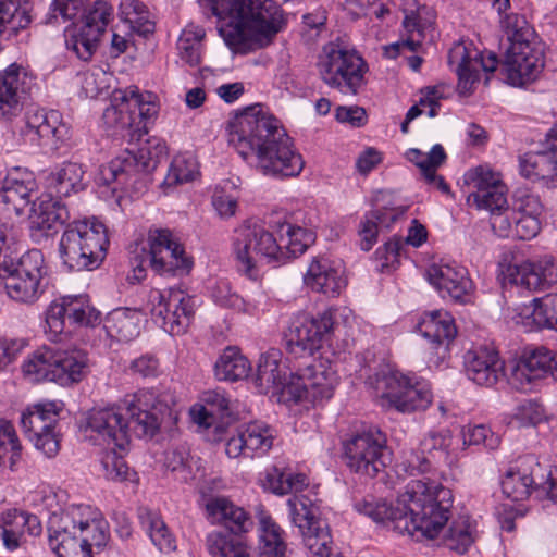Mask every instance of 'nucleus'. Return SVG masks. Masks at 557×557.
<instances>
[{
    "label": "nucleus",
    "instance_id": "obj_1",
    "mask_svg": "<svg viewBox=\"0 0 557 557\" xmlns=\"http://www.w3.org/2000/svg\"><path fill=\"white\" fill-rule=\"evenodd\" d=\"M228 143L264 176L283 180L298 176L305 166L292 137L281 122L259 106L245 109L231 124Z\"/></svg>",
    "mask_w": 557,
    "mask_h": 557
},
{
    "label": "nucleus",
    "instance_id": "obj_2",
    "mask_svg": "<svg viewBox=\"0 0 557 557\" xmlns=\"http://www.w3.org/2000/svg\"><path fill=\"white\" fill-rule=\"evenodd\" d=\"M451 502L449 488L429 480H416L408 484L395 504L363 498L355 502L354 507L377 523L422 541L438 535L449 519Z\"/></svg>",
    "mask_w": 557,
    "mask_h": 557
},
{
    "label": "nucleus",
    "instance_id": "obj_3",
    "mask_svg": "<svg viewBox=\"0 0 557 557\" xmlns=\"http://www.w3.org/2000/svg\"><path fill=\"white\" fill-rule=\"evenodd\" d=\"M214 15L228 12L220 27L226 46L234 52L246 53L271 42L283 28V11L273 0H207Z\"/></svg>",
    "mask_w": 557,
    "mask_h": 557
},
{
    "label": "nucleus",
    "instance_id": "obj_4",
    "mask_svg": "<svg viewBox=\"0 0 557 557\" xmlns=\"http://www.w3.org/2000/svg\"><path fill=\"white\" fill-rule=\"evenodd\" d=\"M109 523L90 505H69L48 521V541L58 557H91L92 548L106 546Z\"/></svg>",
    "mask_w": 557,
    "mask_h": 557
},
{
    "label": "nucleus",
    "instance_id": "obj_5",
    "mask_svg": "<svg viewBox=\"0 0 557 557\" xmlns=\"http://www.w3.org/2000/svg\"><path fill=\"white\" fill-rule=\"evenodd\" d=\"M16 237L14 227L0 221V285L13 300L32 304L39 297L47 272L45 258L39 249H30L15 260Z\"/></svg>",
    "mask_w": 557,
    "mask_h": 557
},
{
    "label": "nucleus",
    "instance_id": "obj_6",
    "mask_svg": "<svg viewBox=\"0 0 557 557\" xmlns=\"http://www.w3.org/2000/svg\"><path fill=\"white\" fill-rule=\"evenodd\" d=\"M109 246L106 226L97 221H75L66 226L59 255L70 271L94 270L103 261Z\"/></svg>",
    "mask_w": 557,
    "mask_h": 557
},
{
    "label": "nucleus",
    "instance_id": "obj_7",
    "mask_svg": "<svg viewBox=\"0 0 557 557\" xmlns=\"http://www.w3.org/2000/svg\"><path fill=\"white\" fill-rule=\"evenodd\" d=\"M166 154V147L157 143L152 149L150 143L138 148L137 152L125 150L122 154L101 166L99 183L111 187L112 191L141 193L147 188L148 173L153 171L161 158Z\"/></svg>",
    "mask_w": 557,
    "mask_h": 557
},
{
    "label": "nucleus",
    "instance_id": "obj_8",
    "mask_svg": "<svg viewBox=\"0 0 557 557\" xmlns=\"http://www.w3.org/2000/svg\"><path fill=\"white\" fill-rule=\"evenodd\" d=\"M22 371L34 383L51 381L69 386L86 376L89 371L88 357L81 349L61 350L44 346L24 361Z\"/></svg>",
    "mask_w": 557,
    "mask_h": 557
},
{
    "label": "nucleus",
    "instance_id": "obj_9",
    "mask_svg": "<svg viewBox=\"0 0 557 557\" xmlns=\"http://www.w3.org/2000/svg\"><path fill=\"white\" fill-rule=\"evenodd\" d=\"M343 459L354 473L374 478L392 461L387 437L380 429L370 426L343 443Z\"/></svg>",
    "mask_w": 557,
    "mask_h": 557
},
{
    "label": "nucleus",
    "instance_id": "obj_10",
    "mask_svg": "<svg viewBox=\"0 0 557 557\" xmlns=\"http://www.w3.org/2000/svg\"><path fill=\"white\" fill-rule=\"evenodd\" d=\"M556 469L548 461L541 462L534 455L519 457L507 470L502 480V491L507 498L513 502L527 499L532 492H542L546 497L554 499Z\"/></svg>",
    "mask_w": 557,
    "mask_h": 557
},
{
    "label": "nucleus",
    "instance_id": "obj_11",
    "mask_svg": "<svg viewBox=\"0 0 557 557\" xmlns=\"http://www.w3.org/2000/svg\"><path fill=\"white\" fill-rule=\"evenodd\" d=\"M148 251L143 248L139 261V256L134 258L135 280L140 281L146 276V265H150L161 275H182L190 271L191 260L169 230H151L148 234Z\"/></svg>",
    "mask_w": 557,
    "mask_h": 557
},
{
    "label": "nucleus",
    "instance_id": "obj_12",
    "mask_svg": "<svg viewBox=\"0 0 557 557\" xmlns=\"http://www.w3.org/2000/svg\"><path fill=\"white\" fill-rule=\"evenodd\" d=\"M233 246L238 270L249 277L257 275V269L263 262L282 261L278 239L257 224L240 226Z\"/></svg>",
    "mask_w": 557,
    "mask_h": 557
},
{
    "label": "nucleus",
    "instance_id": "obj_13",
    "mask_svg": "<svg viewBox=\"0 0 557 557\" xmlns=\"http://www.w3.org/2000/svg\"><path fill=\"white\" fill-rule=\"evenodd\" d=\"M113 7L107 0H96L87 8L78 28H65V46L83 61H89L98 49L101 37L113 21Z\"/></svg>",
    "mask_w": 557,
    "mask_h": 557
},
{
    "label": "nucleus",
    "instance_id": "obj_14",
    "mask_svg": "<svg viewBox=\"0 0 557 557\" xmlns=\"http://www.w3.org/2000/svg\"><path fill=\"white\" fill-rule=\"evenodd\" d=\"M154 99L152 94H140L137 88L117 91L114 101L121 102L113 103L103 111V121L111 128L134 133L144 129L147 133V123L158 113Z\"/></svg>",
    "mask_w": 557,
    "mask_h": 557
},
{
    "label": "nucleus",
    "instance_id": "obj_15",
    "mask_svg": "<svg viewBox=\"0 0 557 557\" xmlns=\"http://www.w3.org/2000/svg\"><path fill=\"white\" fill-rule=\"evenodd\" d=\"M332 310H325L317 317L306 313L293 318L284 332L286 351L294 358L312 357L333 330Z\"/></svg>",
    "mask_w": 557,
    "mask_h": 557
},
{
    "label": "nucleus",
    "instance_id": "obj_16",
    "mask_svg": "<svg viewBox=\"0 0 557 557\" xmlns=\"http://www.w3.org/2000/svg\"><path fill=\"white\" fill-rule=\"evenodd\" d=\"M318 66L323 82L343 94L356 95L363 84V59L339 46H326Z\"/></svg>",
    "mask_w": 557,
    "mask_h": 557
},
{
    "label": "nucleus",
    "instance_id": "obj_17",
    "mask_svg": "<svg viewBox=\"0 0 557 557\" xmlns=\"http://www.w3.org/2000/svg\"><path fill=\"white\" fill-rule=\"evenodd\" d=\"M337 384L336 370L318 361L289 373L287 395L296 403L306 400L314 406L322 405L333 397Z\"/></svg>",
    "mask_w": 557,
    "mask_h": 557
},
{
    "label": "nucleus",
    "instance_id": "obj_18",
    "mask_svg": "<svg viewBox=\"0 0 557 557\" xmlns=\"http://www.w3.org/2000/svg\"><path fill=\"white\" fill-rule=\"evenodd\" d=\"M61 407L54 401L27 408L21 416V425L34 447L47 458L60 450L61 434L57 430Z\"/></svg>",
    "mask_w": 557,
    "mask_h": 557
},
{
    "label": "nucleus",
    "instance_id": "obj_19",
    "mask_svg": "<svg viewBox=\"0 0 557 557\" xmlns=\"http://www.w3.org/2000/svg\"><path fill=\"white\" fill-rule=\"evenodd\" d=\"M151 315L171 335L186 332L195 313L191 296L178 288L154 289L150 293Z\"/></svg>",
    "mask_w": 557,
    "mask_h": 557
},
{
    "label": "nucleus",
    "instance_id": "obj_20",
    "mask_svg": "<svg viewBox=\"0 0 557 557\" xmlns=\"http://www.w3.org/2000/svg\"><path fill=\"white\" fill-rule=\"evenodd\" d=\"M382 398L388 406L403 413L425 410L432 403L431 386L425 381L405 375L398 371L384 375L379 381Z\"/></svg>",
    "mask_w": 557,
    "mask_h": 557
},
{
    "label": "nucleus",
    "instance_id": "obj_21",
    "mask_svg": "<svg viewBox=\"0 0 557 557\" xmlns=\"http://www.w3.org/2000/svg\"><path fill=\"white\" fill-rule=\"evenodd\" d=\"M544 67V50L539 40L509 46L502 62L500 73L512 86L535 81Z\"/></svg>",
    "mask_w": 557,
    "mask_h": 557
},
{
    "label": "nucleus",
    "instance_id": "obj_22",
    "mask_svg": "<svg viewBox=\"0 0 557 557\" xmlns=\"http://www.w3.org/2000/svg\"><path fill=\"white\" fill-rule=\"evenodd\" d=\"M85 433L98 444L123 451L129 444V421L120 407L91 409L86 417Z\"/></svg>",
    "mask_w": 557,
    "mask_h": 557
},
{
    "label": "nucleus",
    "instance_id": "obj_23",
    "mask_svg": "<svg viewBox=\"0 0 557 557\" xmlns=\"http://www.w3.org/2000/svg\"><path fill=\"white\" fill-rule=\"evenodd\" d=\"M292 522L299 529L308 550L318 557H329L332 537L324 520L318 519L307 500L293 497L287 500Z\"/></svg>",
    "mask_w": 557,
    "mask_h": 557
},
{
    "label": "nucleus",
    "instance_id": "obj_24",
    "mask_svg": "<svg viewBox=\"0 0 557 557\" xmlns=\"http://www.w3.org/2000/svg\"><path fill=\"white\" fill-rule=\"evenodd\" d=\"M126 413L138 436L152 437L163 420L171 416V408L156 392L140 389L127 401Z\"/></svg>",
    "mask_w": 557,
    "mask_h": 557
},
{
    "label": "nucleus",
    "instance_id": "obj_25",
    "mask_svg": "<svg viewBox=\"0 0 557 557\" xmlns=\"http://www.w3.org/2000/svg\"><path fill=\"white\" fill-rule=\"evenodd\" d=\"M24 134L40 146L58 150L71 139V127L59 111L29 109L25 114Z\"/></svg>",
    "mask_w": 557,
    "mask_h": 557
},
{
    "label": "nucleus",
    "instance_id": "obj_26",
    "mask_svg": "<svg viewBox=\"0 0 557 557\" xmlns=\"http://www.w3.org/2000/svg\"><path fill=\"white\" fill-rule=\"evenodd\" d=\"M448 64L458 75V88L461 92L472 89L474 83L480 79V72L493 73L499 65V60L494 52H480L469 49L465 44L455 45L448 53Z\"/></svg>",
    "mask_w": 557,
    "mask_h": 557
},
{
    "label": "nucleus",
    "instance_id": "obj_27",
    "mask_svg": "<svg viewBox=\"0 0 557 557\" xmlns=\"http://www.w3.org/2000/svg\"><path fill=\"white\" fill-rule=\"evenodd\" d=\"M426 276L443 298L449 297L459 304L471 302L474 288L466 268L456 262L433 263L428 268Z\"/></svg>",
    "mask_w": 557,
    "mask_h": 557
},
{
    "label": "nucleus",
    "instance_id": "obj_28",
    "mask_svg": "<svg viewBox=\"0 0 557 557\" xmlns=\"http://www.w3.org/2000/svg\"><path fill=\"white\" fill-rule=\"evenodd\" d=\"M519 173L543 187H557V137L548 133L542 149L519 156Z\"/></svg>",
    "mask_w": 557,
    "mask_h": 557
},
{
    "label": "nucleus",
    "instance_id": "obj_29",
    "mask_svg": "<svg viewBox=\"0 0 557 557\" xmlns=\"http://www.w3.org/2000/svg\"><path fill=\"white\" fill-rule=\"evenodd\" d=\"M503 274L506 282L529 290L557 286V264L550 256H544L535 262L525 260L509 263Z\"/></svg>",
    "mask_w": 557,
    "mask_h": 557
},
{
    "label": "nucleus",
    "instance_id": "obj_30",
    "mask_svg": "<svg viewBox=\"0 0 557 557\" xmlns=\"http://www.w3.org/2000/svg\"><path fill=\"white\" fill-rule=\"evenodd\" d=\"M273 431L263 422L240 425L236 434L227 438L225 453L230 458H253L267 454L273 446Z\"/></svg>",
    "mask_w": 557,
    "mask_h": 557
},
{
    "label": "nucleus",
    "instance_id": "obj_31",
    "mask_svg": "<svg viewBox=\"0 0 557 557\" xmlns=\"http://www.w3.org/2000/svg\"><path fill=\"white\" fill-rule=\"evenodd\" d=\"M468 180L474 185L475 190L470 197L479 209L494 213L507 208V188L498 173L488 168L479 166L468 173Z\"/></svg>",
    "mask_w": 557,
    "mask_h": 557
},
{
    "label": "nucleus",
    "instance_id": "obj_32",
    "mask_svg": "<svg viewBox=\"0 0 557 557\" xmlns=\"http://www.w3.org/2000/svg\"><path fill=\"white\" fill-rule=\"evenodd\" d=\"M467 376L481 386H493L506 376L505 363L495 349L479 347L465 356Z\"/></svg>",
    "mask_w": 557,
    "mask_h": 557
},
{
    "label": "nucleus",
    "instance_id": "obj_33",
    "mask_svg": "<svg viewBox=\"0 0 557 557\" xmlns=\"http://www.w3.org/2000/svg\"><path fill=\"white\" fill-rule=\"evenodd\" d=\"M49 191L33 202L29 214L30 235L35 240L48 237L49 232L57 224H64L70 220L67 207Z\"/></svg>",
    "mask_w": 557,
    "mask_h": 557
},
{
    "label": "nucleus",
    "instance_id": "obj_34",
    "mask_svg": "<svg viewBox=\"0 0 557 557\" xmlns=\"http://www.w3.org/2000/svg\"><path fill=\"white\" fill-rule=\"evenodd\" d=\"M36 188V180L32 172L14 169L3 180L0 189V200L7 206L9 211L21 215L32 202Z\"/></svg>",
    "mask_w": 557,
    "mask_h": 557
},
{
    "label": "nucleus",
    "instance_id": "obj_35",
    "mask_svg": "<svg viewBox=\"0 0 557 557\" xmlns=\"http://www.w3.org/2000/svg\"><path fill=\"white\" fill-rule=\"evenodd\" d=\"M27 75L16 64L0 74V117L11 121L23 110L22 96L26 94Z\"/></svg>",
    "mask_w": 557,
    "mask_h": 557
},
{
    "label": "nucleus",
    "instance_id": "obj_36",
    "mask_svg": "<svg viewBox=\"0 0 557 557\" xmlns=\"http://www.w3.org/2000/svg\"><path fill=\"white\" fill-rule=\"evenodd\" d=\"M304 282L312 290L330 297L338 296L346 286L341 267H336L326 258H315L311 261Z\"/></svg>",
    "mask_w": 557,
    "mask_h": 557
},
{
    "label": "nucleus",
    "instance_id": "obj_37",
    "mask_svg": "<svg viewBox=\"0 0 557 557\" xmlns=\"http://www.w3.org/2000/svg\"><path fill=\"white\" fill-rule=\"evenodd\" d=\"M85 168L77 162H63L55 166L45 178L47 190L58 198L70 197L87 187Z\"/></svg>",
    "mask_w": 557,
    "mask_h": 557
},
{
    "label": "nucleus",
    "instance_id": "obj_38",
    "mask_svg": "<svg viewBox=\"0 0 557 557\" xmlns=\"http://www.w3.org/2000/svg\"><path fill=\"white\" fill-rule=\"evenodd\" d=\"M281 352L276 349L262 354L255 374V384L259 393L267 394L271 389L287 394L289 375L281 366Z\"/></svg>",
    "mask_w": 557,
    "mask_h": 557
},
{
    "label": "nucleus",
    "instance_id": "obj_39",
    "mask_svg": "<svg viewBox=\"0 0 557 557\" xmlns=\"http://www.w3.org/2000/svg\"><path fill=\"white\" fill-rule=\"evenodd\" d=\"M206 510L212 523L223 524L234 534L246 533L252 528L253 522L244 508L224 497L209 500Z\"/></svg>",
    "mask_w": 557,
    "mask_h": 557
},
{
    "label": "nucleus",
    "instance_id": "obj_40",
    "mask_svg": "<svg viewBox=\"0 0 557 557\" xmlns=\"http://www.w3.org/2000/svg\"><path fill=\"white\" fill-rule=\"evenodd\" d=\"M407 159L414 163L421 171L424 181L441 190L443 194H449V185L442 175L436 174V170L445 162L446 152L442 145H434L429 152L411 148L406 152Z\"/></svg>",
    "mask_w": 557,
    "mask_h": 557
},
{
    "label": "nucleus",
    "instance_id": "obj_41",
    "mask_svg": "<svg viewBox=\"0 0 557 557\" xmlns=\"http://www.w3.org/2000/svg\"><path fill=\"white\" fill-rule=\"evenodd\" d=\"M492 5L502 16V28L507 36L509 46L537 40L534 29L529 25L524 16L517 13H506L510 9L509 0H492Z\"/></svg>",
    "mask_w": 557,
    "mask_h": 557
},
{
    "label": "nucleus",
    "instance_id": "obj_42",
    "mask_svg": "<svg viewBox=\"0 0 557 557\" xmlns=\"http://www.w3.org/2000/svg\"><path fill=\"white\" fill-rule=\"evenodd\" d=\"M418 331L434 344L450 342L457 334L453 317L444 310L425 312L418 324Z\"/></svg>",
    "mask_w": 557,
    "mask_h": 557
},
{
    "label": "nucleus",
    "instance_id": "obj_43",
    "mask_svg": "<svg viewBox=\"0 0 557 557\" xmlns=\"http://www.w3.org/2000/svg\"><path fill=\"white\" fill-rule=\"evenodd\" d=\"M260 482L264 490L280 496L300 492L309 485L306 474L286 472L275 466L264 471Z\"/></svg>",
    "mask_w": 557,
    "mask_h": 557
},
{
    "label": "nucleus",
    "instance_id": "obj_44",
    "mask_svg": "<svg viewBox=\"0 0 557 557\" xmlns=\"http://www.w3.org/2000/svg\"><path fill=\"white\" fill-rule=\"evenodd\" d=\"M250 371L249 360L235 346L224 348L214 363V375L219 381L244 380L248 377Z\"/></svg>",
    "mask_w": 557,
    "mask_h": 557
},
{
    "label": "nucleus",
    "instance_id": "obj_45",
    "mask_svg": "<svg viewBox=\"0 0 557 557\" xmlns=\"http://www.w3.org/2000/svg\"><path fill=\"white\" fill-rule=\"evenodd\" d=\"M203 405L190 411L194 421L206 429L213 426L215 418L230 414V399L224 391H207L202 396Z\"/></svg>",
    "mask_w": 557,
    "mask_h": 557
},
{
    "label": "nucleus",
    "instance_id": "obj_46",
    "mask_svg": "<svg viewBox=\"0 0 557 557\" xmlns=\"http://www.w3.org/2000/svg\"><path fill=\"white\" fill-rule=\"evenodd\" d=\"M278 245L282 250V261L289 257L302 255L315 240V234L300 226L284 222L278 226Z\"/></svg>",
    "mask_w": 557,
    "mask_h": 557
},
{
    "label": "nucleus",
    "instance_id": "obj_47",
    "mask_svg": "<svg viewBox=\"0 0 557 557\" xmlns=\"http://www.w3.org/2000/svg\"><path fill=\"white\" fill-rule=\"evenodd\" d=\"M108 334L117 341L128 342L139 334V315L136 311L119 308L110 312L104 321Z\"/></svg>",
    "mask_w": 557,
    "mask_h": 557
},
{
    "label": "nucleus",
    "instance_id": "obj_48",
    "mask_svg": "<svg viewBox=\"0 0 557 557\" xmlns=\"http://www.w3.org/2000/svg\"><path fill=\"white\" fill-rule=\"evenodd\" d=\"M259 519L260 549L268 557H285L287 545L282 536L283 531L272 517L261 512Z\"/></svg>",
    "mask_w": 557,
    "mask_h": 557
},
{
    "label": "nucleus",
    "instance_id": "obj_49",
    "mask_svg": "<svg viewBox=\"0 0 557 557\" xmlns=\"http://www.w3.org/2000/svg\"><path fill=\"white\" fill-rule=\"evenodd\" d=\"M30 23V16L18 0H0V39L9 40Z\"/></svg>",
    "mask_w": 557,
    "mask_h": 557
},
{
    "label": "nucleus",
    "instance_id": "obj_50",
    "mask_svg": "<svg viewBox=\"0 0 557 557\" xmlns=\"http://www.w3.org/2000/svg\"><path fill=\"white\" fill-rule=\"evenodd\" d=\"M139 519L160 552L170 553L176 548L175 539L158 513L144 508L139 511Z\"/></svg>",
    "mask_w": 557,
    "mask_h": 557
},
{
    "label": "nucleus",
    "instance_id": "obj_51",
    "mask_svg": "<svg viewBox=\"0 0 557 557\" xmlns=\"http://www.w3.org/2000/svg\"><path fill=\"white\" fill-rule=\"evenodd\" d=\"M206 546L212 557H252L243 542L222 532L209 533Z\"/></svg>",
    "mask_w": 557,
    "mask_h": 557
},
{
    "label": "nucleus",
    "instance_id": "obj_52",
    "mask_svg": "<svg viewBox=\"0 0 557 557\" xmlns=\"http://www.w3.org/2000/svg\"><path fill=\"white\" fill-rule=\"evenodd\" d=\"M203 37L205 30L201 27L189 26L182 32L177 40V50L182 61L190 66L200 64Z\"/></svg>",
    "mask_w": 557,
    "mask_h": 557
},
{
    "label": "nucleus",
    "instance_id": "obj_53",
    "mask_svg": "<svg viewBox=\"0 0 557 557\" xmlns=\"http://www.w3.org/2000/svg\"><path fill=\"white\" fill-rule=\"evenodd\" d=\"M444 545L458 554H465L474 543L473 527L468 517L454 520L443 540Z\"/></svg>",
    "mask_w": 557,
    "mask_h": 557
},
{
    "label": "nucleus",
    "instance_id": "obj_54",
    "mask_svg": "<svg viewBox=\"0 0 557 557\" xmlns=\"http://www.w3.org/2000/svg\"><path fill=\"white\" fill-rule=\"evenodd\" d=\"M67 321L77 325H94L99 320V311L89 305L86 295L63 296Z\"/></svg>",
    "mask_w": 557,
    "mask_h": 557
},
{
    "label": "nucleus",
    "instance_id": "obj_55",
    "mask_svg": "<svg viewBox=\"0 0 557 557\" xmlns=\"http://www.w3.org/2000/svg\"><path fill=\"white\" fill-rule=\"evenodd\" d=\"M22 446L11 422L0 420V467L9 462L10 469L21 458Z\"/></svg>",
    "mask_w": 557,
    "mask_h": 557
},
{
    "label": "nucleus",
    "instance_id": "obj_56",
    "mask_svg": "<svg viewBox=\"0 0 557 557\" xmlns=\"http://www.w3.org/2000/svg\"><path fill=\"white\" fill-rule=\"evenodd\" d=\"M198 164L194 157L178 156L173 159L165 177L168 185L183 184L195 180Z\"/></svg>",
    "mask_w": 557,
    "mask_h": 557
},
{
    "label": "nucleus",
    "instance_id": "obj_57",
    "mask_svg": "<svg viewBox=\"0 0 557 557\" xmlns=\"http://www.w3.org/2000/svg\"><path fill=\"white\" fill-rule=\"evenodd\" d=\"M85 0H53L46 15L45 24L65 23L76 17Z\"/></svg>",
    "mask_w": 557,
    "mask_h": 557
},
{
    "label": "nucleus",
    "instance_id": "obj_58",
    "mask_svg": "<svg viewBox=\"0 0 557 557\" xmlns=\"http://www.w3.org/2000/svg\"><path fill=\"white\" fill-rule=\"evenodd\" d=\"M462 438L465 446L483 445L490 450L496 449L500 444V437L483 424L465 428Z\"/></svg>",
    "mask_w": 557,
    "mask_h": 557
},
{
    "label": "nucleus",
    "instance_id": "obj_59",
    "mask_svg": "<svg viewBox=\"0 0 557 557\" xmlns=\"http://www.w3.org/2000/svg\"><path fill=\"white\" fill-rule=\"evenodd\" d=\"M115 449L110 447V451L101 460V466L108 480L122 482L129 479V468L122 455L117 454Z\"/></svg>",
    "mask_w": 557,
    "mask_h": 557
},
{
    "label": "nucleus",
    "instance_id": "obj_60",
    "mask_svg": "<svg viewBox=\"0 0 557 557\" xmlns=\"http://www.w3.org/2000/svg\"><path fill=\"white\" fill-rule=\"evenodd\" d=\"M66 321V307L63 297H61L53 300L46 311V324L53 341H57L64 333Z\"/></svg>",
    "mask_w": 557,
    "mask_h": 557
},
{
    "label": "nucleus",
    "instance_id": "obj_61",
    "mask_svg": "<svg viewBox=\"0 0 557 557\" xmlns=\"http://www.w3.org/2000/svg\"><path fill=\"white\" fill-rule=\"evenodd\" d=\"M522 359L540 380L549 373L554 361V354L545 347H540L532 350Z\"/></svg>",
    "mask_w": 557,
    "mask_h": 557
},
{
    "label": "nucleus",
    "instance_id": "obj_62",
    "mask_svg": "<svg viewBox=\"0 0 557 557\" xmlns=\"http://www.w3.org/2000/svg\"><path fill=\"white\" fill-rule=\"evenodd\" d=\"M505 377L513 388L521 392L530 391L533 383L539 380L523 359L515 362L510 368V374Z\"/></svg>",
    "mask_w": 557,
    "mask_h": 557
},
{
    "label": "nucleus",
    "instance_id": "obj_63",
    "mask_svg": "<svg viewBox=\"0 0 557 557\" xmlns=\"http://www.w3.org/2000/svg\"><path fill=\"white\" fill-rule=\"evenodd\" d=\"M523 314L527 319V325H534L535 327H555L550 313L545 307V297L541 299H533L532 302L523 309Z\"/></svg>",
    "mask_w": 557,
    "mask_h": 557
},
{
    "label": "nucleus",
    "instance_id": "obj_64",
    "mask_svg": "<svg viewBox=\"0 0 557 557\" xmlns=\"http://www.w3.org/2000/svg\"><path fill=\"white\" fill-rule=\"evenodd\" d=\"M516 211L507 206L504 210L491 213L490 224L494 233L502 238H513Z\"/></svg>",
    "mask_w": 557,
    "mask_h": 557
}]
</instances>
